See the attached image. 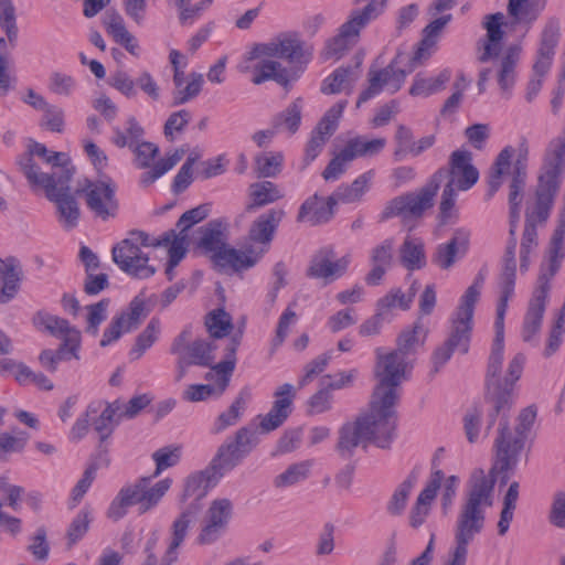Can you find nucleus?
<instances>
[{
  "label": "nucleus",
  "mask_w": 565,
  "mask_h": 565,
  "mask_svg": "<svg viewBox=\"0 0 565 565\" xmlns=\"http://www.w3.org/2000/svg\"><path fill=\"white\" fill-rule=\"evenodd\" d=\"M514 285L515 274H512L510 269L501 273L500 298L494 321L495 337L489 356L486 382V402L490 405V409L484 431L488 435L497 417H500L498 436L494 440L497 466L500 471H510L515 468L537 415L536 407L531 405L520 412L514 428H511L508 423V414L513 403V385L520 379L525 363V356L522 353L515 354L509 363L504 379H501L504 352V317L508 302L514 294Z\"/></svg>",
  "instance_id": "1"
},
{
  "label": "nucleus",
  "mask_w": 565,
  "mask_h": 565,
  "mask_svg": "<svg viewBox=\"0 0 565 565\" xmlns=\"http://www.w3.org/2000/svg\"><path fill=\"white\" fill-rule=\"evenodd\" d=\"M375 355L374 376L377 384L370 412L353 423L344 424L339 431L338 450L344 458L351 457L358 446L365 448L367 443L388 448L395 436L394 406L398 401V386L407 380L413 363L394 350L385 353L382 348H377Z\"/></svg>",
  "instance_id": "2"
},
{
  "label": "nucleus",
  "mask_w": 565,
  "mask_h": 565,
  "mask_svg": "<svg viewBox=\"0 0 565 565\" xmlns=\"http://www.w3.org/2000/svg\"><path fill=\"white\" fill-rule=\"evenodd\" d=\"M529 158V142L526 139H521L516 147L507 146L499 152L490 168L488 177V198L493 196V194L501 188L504 177H510L508 196L510 206V238L501 273H505L510 269L512 274H516V227L520 220L523 192L527 180Z\"/></svg>",
  "instance_id": "3"
},
{
  "label": "nucleus",
  "mask_w": 565,
  "mask_h": 565,
  "mask_svg": "<svg viewBox=\"0 0 565 565\" xmlns=\"http://www.w3.org/2000/svg\"><path fill=\"white\" fill-rule=\"evenodd\" d=\"M451 20V14L435 19L423 30V39L413 56L397 53L393 61L384 68L369 72V86L356 102V107L377 96L384 87L394 94L405 82L407 74L412 73L423 60L428 58L434 51L444 28Z\"/></svg>",
  "instance_id": "4"
},
{
  "label": "nucleus",
  "mask_w": 565,
  "mask_h": 565,
  "mask_svg": "<svg viewBox=\"0 0 565 565\" xmlns=\"http://www.w3.org/2000/svg\"><path fill=\"white\" fill-rule=\"evenodd\" d=\"M494 481L483 470H475L454 525L456 545L468 547L486 526L487 509L492 505Z\"/></svg>",
  "instance_id": "5"
},
{
  "label": "nucleus",
  "mask_w": 565,
  "mask_h": 565,
  "mask_svg": "<svg viewBox=\"0 0 565 565\" xmlns=\"http://www.w3.org/2000/svg\"><path fill=\"white\" fill-rule=\"evenodd\" d=\"M26 179L33 186L44 189L46 198L56 206L58 222L65 230L77 226L81 210L71 193L70 181L73 175L68 167H56L51 174H36L31 168L30 159H24Z\"/></svg>",
  "instance_id": "6"
},
{
  "label": "nucleus",
  "mask_w": 565,
  "mask_h": 565,
  "mask_svg": "<svg viewBox=\"0 0 565 565\" xmlns=\"http://www.w3.org/2000/svg\"><path fill=\"white\" fill-rule=\"evenodd\" d=\"M151 477H142L135 482L125 484L110 502L107 518L114 522L121 520L128 513L130 507L138 505V511L143 514L153 509L171 486L170 479H163L150 484Z\"/></svg>",
  "instance_id": "7"
},
{
  "label": "nucleus",
  "mask_w": 565,
  "mask_h": 565,
  "mask_svg": "<svg viewBox=\"0 0 565 565\" xmlns=\"http://www.w3.org/2000/svg\"><path fill=\"white\" fill-rule=\"evenodd\" d=\"M152 237L148 233L131 231L127 238L113 247V260L121 271L132 278H150L156 274V268L149 265V256L141 247H152Z\"/></svg>",
  "instance_id": "8"
},
{
  "label": "nucleus",
  "mask_w": 565,
  "mask_h": 565,
  "mask_svg": "<svg viewBox=\"0 0 565 565\" xmlns=\"http://www.w3.org/2000/svg\"><path fill=\"white\" fill-rule=\"evenodd\" d=\"M257 427L254 424L241 427L234 436L220 445L207 466L221 479L236 468L258 445Z\"/></svg>",
  "instance_id": "9"
},
{
  "label": "nucleus",
  "mask_w": 565,
  "mask_h": 565,
  "mask_svg": "<svg viewBox=\"0 0 565 565\" xmlns=\"http://www.w3.org/2000/svg\"><path fill=\"white\" fill-rule=\"evenodd\" d=\"M444 173L443 170H438L417 192H409L391 200L382 212V218L401 216L405 222L420 218L426 210L433 207Z\"/></svg>",
  "instance_id": "10"
},
{
  "label": "nucleus",
  "mask_w": 565,
  "mask_h": 565,
  "mask_svg": "<svg viewBox=\"0 0 565 565\" xmlns=\"http://www.w3.org/2000/svg\"><path fill=\"white\" fill-rule=\"evenodd\" d=\"M520 60V47L509 46L502 54L493 55L487 63L490 66H483L479 70L478 89L479 93L486 90L488 79L493 76L503 97L509 98L518 78V63Z\"/></svg>",
  "instance_id": "11"
},
{
  "label": "nucleus",
  "mask_w": 565,
  "mask_h": 565,
  "mask_svg": "<svg viewBox=\"0 0 565 565\" xmlns=\"http://www.w3.org/2000/svg\"><path fill=\"white\" fill-rule=\"evenodd\" d=\"M239 340L233 338L226 349L225 360L212 366V371L206 374L207 380H214L215 385L209 384H192L189 385L182 393V398L186 402H202L207 399L213 394L221 396L227 388L231 376L236 364V350Z\"/></svg>",
  "instance_id": "12"
},
{
  "label": "nucleus",
  "mask_w": 565,
  "mask_h": 565,
  "mask_svg": "<svg viewBox=\"0 0 565 565\" xmlns=\"http://www.w3.org/2000/svg\"><path fill=\"white\" fill-rule=\"evenodd\" d=\"M154 298L152 296L146 299L142 292L136 296L130 301L128 308L116 316L105 329L99 343L100 347H108L116 342L122 333L136 330L150 313Z\"/></svg>",
  "instance_id": "13"
},
{
  "label": "nucleus",
  "mask_w": 565,
  "mask_h": 565,
  "mask_svg": "<svg viewBox=\"0 0 565 565\" xmlns=\"http://www.w3.org/2000/svg\"><path fill=\"white\" fill-rule=\"evenodd\" d=\"M370 22L360 10H352L348 20L339 26L337 34L327 40L321 52L322 58L324 61L341 58L358 44L361 31Z\"/></svg>",
  "instance_id": "14"
},
{
  "label": "nucleus",
  "mask_w": 565,
  "mask_h": 565,
  "mask_svg": "<svg viewBox=\"0 0 565 565\" xmlns=\"http://www.w3.org/2000/svg\"><path fill=\"white\" fill-rule=\"evenodd\" d=\"M116 184L110 179L86 181L85 186L77 192L85 196L87 209L94 217L102 221L115 218L118 214L119 203L116 198Z\"/></svg>",
  "instance_id": "15"
},
{
  "label": "nucleus",
  "mask_w": 565,
  "mask_h": 565,
  "mask_svg": "<svg viewBox=\"0 0 565 565\" xmlns=\"http://www.w3.org/2000/svg\"><path fill=\"white\" fill-rule=\"evenodd\" d=\"M471 331L472 322L454 315L449 337L441 345L436 348L431 355L434 373L439 372V370L450 360L455 351H459L461 354H466L468 352Z\"/></svg>",
  "instance_id": "16"
},
{
  "label": "nucleus",
  "mask_w": 565,
  "mask_h": 565,
  "mask_svg": "<svg viewBox=\"0 0 565 565\" xmlns=\"http://www.w3.org/2000/svg\"><path fill=\"white\" fill-rule=\"evenodd\" d=\"M212 343L205 339H194L191 326L184 329L173 339L170 352L182 361H189L193 365L210 366L214 360Z\"/></svg>",
  "instance_id": "17"
},
{
  "label": "nucleus",
  "mask_w": 565,
  "mask_h": 565,
  "mask_svg": "<svg viewBox=\"0 0 565 565\" xmlns=\"http://www.w3.org/2000/svg\"><path fill=\"white\" fill-rule=\"evenodd\" d=\"M347 105V100L338 102L318 122L305 149L303 168L310 164L321 153L329 138L337 130L338 121Z\"/></svg>",
  "instance_id": "18"
},
{
  "label": "nucleus",
  "mask_w": 565,
  "mask_h": 565,
  "mask_svg": "<svg viewBox=\"0 0 565 565\" xmlns=\"http://www.w3.org/2000/svg\"><path fill=\"white\" fill-rule=\"evenodd\" d=\"M444 178H448L446 184H451L458 191H467L472 188L478 179L479 171L472 164V154L467 150H456L449 159V169H441Z\"/></svg>",
  "instance_id": "19"
},
{
  "label": "nucleus",
  "mask_w": 565,
  "mask_h": 565,
  "mask_svg": "<svg viewBox=\"0 0 565 565\" xmlns=\"http://www.w3.org/2000/svg\"><path fill=\"white\" fill-rule=\"evenodd\" d=\"M332 248L326 247L318 250L310 259L306 275L309 278L323 279L326 284L341 277L351 262L350 255L334 258Z\"/></svg>",
  "instance_id": "20"
},
{
  "label": "nucleus",
  "mask_w": 565,
  "mask_h": 565,
  "mask_svg": "<svg viewBox=\"0 0 565 565\" xmlns=\"http://www.w3.org/2000/svg\"><path fill=\"white\" fill-rule=\"evenodd\" d=\"M267 253V248L249 246L244 250L230 247L227 244L216 254L212 255V262L222 271H241L255 266Z\"/></svg>",
  "instance_id": "21"
},
{
  "label": "nucleus",
  "mask_w": 565,
  "mask_h": 565,
  "mask_svg": "<svg viewBox=\"0 0 565 565\" xmlns=\"http://www.w3.org/2000/svg\"><path fill=\"white\" fill-rule=\"evenodd\" d=\"M471 233L465 227L456 228L451 237L443 244H439L431 256V262L440 269L447 270L455 263L463 258L470 245Z\"/></svg>",
  "instance_id": "22"
},
{
  "label": "nucleus",
  "mask_w": 565,
  "mask_h": 565,
  "mask_svg": "<svg viewBox=\"0 0 565 565\" xmlns=\"http://www.w3.org/2000/svg\"><path fill=\"white\" fill-rule=\"evenodd\" d=\"M503 24L504 14L501 12L487 14L483 18L482 26L486 29L487 33L477 42V58L480 63L487 64L493 55L501 53L502 40L504 38Z\"/></svg>",
  "instance_id": "23"
},
{
  "label": "nucleus",
  "mask_w": 565,
  "mask_h": 565,
  "mask_svg": "<svg viewBox=\"0 0 565 565\" xmlns=\"http://www.w3.org/2000/svg\"><path fill=\"white\" fill-rule=\"evenodd\" d=\"M548 289L550 286L546 282L540 285L535 289L529 302V307L523 319L521 332L522 340L524 342L532 343L534 345L537 344L536 334L539 333L542 326L546 308Z\"/></svg>",
  "instance_id": "24"
},
{
  "label": "nucleus",
  "mask_w": 565,
  "mask_h": 565,
  "mask_svg": "<svg viewBox=\"0 0 565 565\" xmlns=\"http://www.w3.org/2000/svg\"><path fill=\"white\" fill-rule=\"evenodd\" d=\"M233 504L226 499H216L212 501L205 518V525L199 535V541L209 544L218 539L225 531L232 516Z\"/></svg>",
  "instance_id": "25"
},
{
  "label": "nucleus",
  "mask_w": 565,
  "mask_h": 565,
  "mask_svg": "<svg viewBox=\"0 0 565 565\" xmlns=\"http://www.w3.org/2000/svg\"><path fill=\"white\" fill-rule=\"evenodd\" d=\"M121 411V401L113 403L93 402L86 408V416L90 418L92 427L104 441L110 437L120 418L118 413Z\"/></svg>",
  "instance_id": "26"
},
{
  "label": "nucleus",
  "mask_w": 565,
  "mask_h": 565,
  "mask_svg": "<svg viewBox=\"0 0 565 565\" xmlns=\"http://www.w3.org/2000/svg\"><path fill=\"white\" fill-rule=\"evenodd\" d=\"M559 38V20L556 18L548 19L541 33L537 57L533 65V71L536 75L545 76L550 71Z\"/></svg>",
  "instance_id": "27"
},
{
  "label": "nucleus",
  "mask_w": 565,
  "mask_h": 565,
  "mask_svg": "<svg viewBox=\"0 0 565 565\" xmlns=\"http://www.w3.org/2000/svg\"><path fill=\"white\" fill-rule=\"evenodd\" d=\"M218 478L212 472V470L206 467L204 470L196 471L190 475L184 481V489L181 497V500L184 502L188 499H192V502L186 507V509L182 512L185 513L193 507L196 508L195 513L192 516V522L194 521L198 512L201 509L199 501L204 498L209 490L214 487L218 482Z\"/></svg>",
  "instance_id": "28"
},
{
  "label": "nucleus",
  "mask_w": 565,
  "mask_h": 565,
  "mask_svg": "<svg viewBox=\"0 0 565 565\" xmlns=\"http://www.w3.org/2000/svg\"><path fill=\"white\" fill-rule=\"evenodd\" d=\"M61 152H50L46 147L39 142H32L28 147V152L19 157L18 164L26 177V167L24 159H30V166L36 174H51L54 172L56 167H65L61 163Z\"/></svg>",
  "instance_id": "29"
},
{
  "label": "nucleus",
  "mask_w": 565,
  "mask_h": 565,
  "mask_svg": "<svg viewBox=\"0 0 565 565\" xmlns=\"http://www.w3.org/2000/svg\"><path fill=\"white\" fill-rule=\"evenodd\" d=\"M445 476L441 470L431 472L429 481L424 490L418 494L414 507L409 513V524L412 527H419L428 516L433 501L437 495V491L441 487Z\"/></svg>",
  "instance_id": "30"
},
{
  "label": "nucleus",
  "mask_w": 565,
  "mask_h": 565,
  "mask_svg": "<svg viewBox=\"0 0 565 565\" xmlns=\"http://www.w3.org/2000/svg\"><path fill=\"white\" fill-rule=\"evenodd\" d=\"M337 204L338 201L333 194L326 201L315 194L301 204L297 221L308 222L312 226L327 223L332 218Z\"/></svg>",
  "instance_id": "31"
},
{
  "label": "nucleus",
  "mask_w": 565,
  "mask_h": 565,
  "mask_svg": "<svg viewBox=\"0 0 565 565\" xmlns=\"http://www.w3.org/2000/svg\"><path fill=\"white\" fill-rule=\"evenodd\" d=\"M284 216L285 212L281 209H271L259 215L248 231L249 241L260 244L259 248H267L268 250L274 234Z\"/></svg>",
  "instance_id": "32"
},
{
  "label": "nucleus",
  "mask_w": 565,
  "mask_h": 565,
  "mask_svg": "<svg viewBox=\"0 0 565 565\" xmlns=\"http://www.w3.org/2000/svg\"><path fill=\"white\" fill-rule=\"evenodd\" d=\"M22 278L23 270L18 258H0V303H8L17 296Z\"/></svg>",
  "instance_id": "33"
},
{
  "label": "nucleus",
  "mask_w": 565,
  "mask_h": 565,
  "mask_svg": "<svg viewBox=\"0 0 565 565\" xmlns=\"http://www.w3.org/2000/svg\"><path fill=\"white\" fill-rule=\"evenodd\" d=\"M559 190L555 183L540 182L536 189V201L532 210L525 213V224L536 227L537 223H544L550 215L554 199Z\"/></svg>",
  "instance_id": "34"
},
{
  "label": "nucleus",
  "mask_w": 565,
  "mask_h": 565,
  "mask_svg": "<svg viewBox=\"0 0 565 565\" xmlns=\"http://www.w3.org/2000/svg\"><path fill=\"white\" fill-rule=\"evenodd\" d=\"M250 399V388L248 386L243 387L228 408L217 416L213 424L212 431L214 434H220L228 427L236 425L242 419Z\"/></svg>",
  "instance_id": "35"
},
{
  "label": "nucleus",
  "mask_w": 565,
  "mask_h": 565,
  "mask_svg": "<svg viewBox=\"0 0 565 565\" xmlns=\"http://www.w3.org/2000/svg\"><path fill=\"white\" fill-rule=\"evenodd\" d=\"M284 198L282 191L270 181L252 183L248 188L249 202L246 212H254Z\"/></svg>",
  "instance_id": "36"
},
{
  "label": "nucleus",
  "mask_w": 565,
  "mask_h": 565,
  "mask_svg": "<svg viewBox=\"0 0 565 565\" xmlns=\"http://www.w3.org/2000/svg\"><path fill=\"white\" fill-rule=\"evenodd\" d=\"M226 223L221 220H212L200 227L201 237L198 246L211 256L216 254L226 245Z\"/></svg>",
  "instance_id": "37"
},
{
  "label": "nucleus",
  "mask_w": 565,
  "mask_h": 565,
  "mask_svg": "<svg viewBox=\"0 0 565 565\" xmlns=\"http://www.w3.org/2000/svg\"><path fill=\"white\" fill-rule=\"evenodd\" d=\"M565 230L562 227H556L548 247V257H547V269L543 268V271L540 276V285L546 282L548 285V279L552 278L561 267V263L565 256Z\"/></svg>",
  "instance_id": "38"
},
{
  "label": "nucleus",
  "mask_w": 565,
  "mask_h": 565,
  "mask_svg": "<svg viewBox=\"0 0 565 565\" xmlns=\"http://www.w3.org/2000/svg\"><path fill=\"white\" fill-rule=\"evenodd\" d=\"M263 53L274 58H284L294 62L301 55V43L289 36L277 38L268 43H262Z\"/></svg>",
  "instance_id": "39"
},
{
  "label": "nucleus",
  "mask_w": 565,
  "mask_h": 565,
  "mask_svg": "<svg viewBox=\"0 0 565 565\" xmlns=\"http://www.w3.org/2000/svg\"><path fill=\"white\" fill-rule=\"evenodd\" d=\"M399 258L403 266L408 270L425 267L426 254L424 242L418 237L407 236L399 248Z\"/></svg>",
  "instance_id": "40"
},
{
  "label": "nucleus",
  "mask_w": 565,
  "mask_h": 565,
  "mask_svg": "<svg viewBox=\"0 0 565 565\" xmlns=\"http://www.w3.org/2000/svg\"><path fill=\"white\" fill-rule=\"evenodd\" d=\"M152 247L169 246V262L172 265H179L186 253L188 234L169 230L159 237H152Z\"/></svg>",
  "instance_id": "41"
},
{
  "label": "nucleus",
  "mask_w": 565,
  "mask_h": 565,
  "mask_svg": "<svg viewBox=\"0 0 565 565\" xmlns=\"http://www.w3.org/2000/svg\"><path fill=\"white\" fill-rule=\"evenodd\" d=\"M375 175L374 170H369L359 175L350 185H340L333 195L338 202L353 203L369 191L371 182Z\"/></svg>",
  "instance_id": "42"
},
{
  "label": "nucleus",
  "mask_w": 565,
  "mask_h": 565,
  "mask_svg": "<svg viewBox=\"0 0 565 565\" xmlns=\"http://www.w3.org/2000/svg\"><path fill=\"white\" fill-rule=\"evenodd\" d=\"M426 335L427 328L419 317L412 329L401 332L397 338V348L394 351L408 358L409 354L415 352L416 347L424 344Z\"/></svg>",
  "instance_id": "43"
},
{
  "label": "nucleus",
  "mask_w": 565,
  "mask_h": 565,
  "mask_svg": "<svg viewBox=\"0 0 565 565\" xmlns=\"http://www.w3.org/2000/svg\"><path fill=\"white\" fill-rule=\"evenodd\" d=\"M545 4V0H509L508 13L520 23H532L544 10Z\"/></svg>",
  "instance_id": "44"
},
{
  "label": "nucleus",
  "mask_w": 565,
  "mask_h": 565,
  "mask_svg": "<svg viewBox=\"0 0 565 565\" xmlns=\"http://www.w3.org/2000/svg\"><path fill=\"white\" fill-rule=\"evenodd\" d=\"M356 79L358 74L353 67H338L322 82L321 92L323 94H339L352 87Z\"/></svg>",
  "instance_id": "45"
},
{
  "label": "nucleus",
  "mask_w": 565,
  "mask_h": 565,
  "mask_svg": "<svg viewBox=\"0 0 565 565\" xmlns=\"http://www.w3.org/2000/svg\"><path fill=\"white\" fill-rule=\"evenodd\" d=\"M273 58V56H266V58L263 60L260 71L256 76L252 77V82L255 85H259L271 79L284 87H287L291 81L289 72L284 68L279 62Z\"/></svg>",
  "instance_id": "46"
},
{
  "label": "nucleus",
  "mask_w": 565,
  "mask_h": 565,
  "mask_svg": "<svg viewBox=\"0 0 565 565\" xmlns=\"http://www.w3.org/2000/svg\"><path fill=\"white\" fill-rule=\"evenodd\" d=\"M449 79L450 72L448 70H444L436 77H424L422 74H417L409 88V94L412 96L427 97L441 90Z\"/></svg>",
  "instance_id": "47"
},
{
  "label": "nucleus",
  "mask_w": 565,
  "mask_h": 565,
  "mask_svg": "<svg viewBox=\"0 0 565 565\" xmlns=\"http://www.w3.org/2000/svg\"><path fill=\"white\" fill-rule=\"evenodd\" d=\"M302 100L297 98L285 110L277 114L273 120L271 126L275 131L286 129L290 134H295L301 121Z\"/></svg>",
  "instance_id": "48"
},
{
  "label": "nucleus",
  "mask_w": 565,
  "mask_h": 565,
  "mask_svg": "<svg viewBox=\"0 0 565 565\" xmlns=\"http://www.w3.org/2000/svg\"><path fill=\"white\" fill-rule=\"evenodd\" d=\"M312 462L305 460L290 465L285 471L277 475L273 481L278 489L292 487L308 479Z\"/></svg>",
  "instance_id": "49"
},
{
  "label": "nucleus",
  "mask_w": 565,
  "mask_h": 565,
  "mask_svg": "<svg viewBox=\"0 0 565 565\" xmlns=\"http://www.w3.org/2000/svg\"><path fill=\"white\" fill-rule=\"evenodd\" d=\"M519 482L513 481L504 494L503 507L498 522V534L500 536H504L507 534L510 527V523L513 520L514 510L519 499Z\"/></svg>",
  "instance_id": "50"
},
{
  "label": "nucleus",
  "mask_w": 565,
  "mask_h": 565,
  "mask_svg": "<svg viewBox=\"0 0 565 565\" xmlns=\"http://www.w3.org/2000/svg\"><path fill=\"white\" fill-rule=\"evenodd\" d=\"M417 472L413 470L394 491L386 510L391 515H401L406 507L407 499L417 481Z\"/></svg>",
  "instance_id": "51"
},
{
  "label": "nucleus",
  "mask_w": 565,
  "mask_h": 565,
  "mask_svg": "<svg viewBox=\"0 0 565 565\" xmlns=\"http://www.w3.org/2000/svg\"><path fill=\"white\" fill-rule=\"evenodd\" d=\"M484 282V277L481 273L477 275L473 284L468 287L463 296L461 297L460 305L455 312L456 316L463 318V320L472 322L475 305L479 299L480 289L482 288Z\"/></svg>",
  "instance_id": "52"
},
{
  "label": "nucleus",
  "mask_w": 565,
  "mask_h": 565,
  "mask_svg": "<svg viewBox=\"0 0 565 565\" xmlns=\"http://www.w3.org/2000/svg\"><path fill=\"white\" fill-rule=\"evenodd\" d=\"M0 29L9 38L11 47H15L18 41V24L15 7L12 0H0Z\"/></svg>",
  "instance_id": "53"
},
{
  "label": "nucleus",
  "mask_w": 565,
  "mask_h": 565,
  "mask_svg": "<svg viewBox=\"0 0 565 565\" xmlns=\"http://www.w3.org/2000/svg\"><path fill=\"white\" fill-rule=\"evenodd\" d=\"M160 320L152 318L145 330L137 337L136 343L129 352L132 360H138L158 339Z\"/></svg>",
  "instance_id": "54"
},
{
  "label": "nucleus",
  "mask_w": 565,
  "mask_h": 565,
  "mask_svg": "<svg viewBox=\"0 0 565 565\" xmlns=\"http://www.w3.org/2000/svg\"><path fill=\"white\" fill-rule=\"evenodd\" d=\"M282 161L280 152L258 154L255 158V172L259 178H274L281 171Z\"/></svg>",
  "instance_id": "55"
},
{
  "label": "nucleus",
  "mask_w": 565,
  "mask_h": 565,
  "mask_svg": "<svg viewBox=\"0 0 565 565\" xmlns=\"http://www.w3.org/2000/svg\"><path fill=\"white\" fill-rule=\"evenodd\" d=\"M205 326L211 337L221 339L232 330V317L223 309H216L207 315Z\"/></svg>",
  "instance_id": "56"
},
{
  "label": "nucleus",
  "mask_w": 565,
  "mask_h": 565,
  "mask_svg": "<svg viewBox=\"0 0 565 565\" xmlns=\"http://www.w3.org/2000/svg\"><path fill=\"white\" fill-rule=\"evenodd\" d=\"M183 150H175L169 157L157 161L153 167L141 175V183L149 185L171 170L183 157Z\"/></svg>",
  "instance_id": "57"
},
{
  "label": "nucleus",
  "mask_w": 565,
  "mask_h": 565,
  "mask_svg": "<svg viewBox=\"0 0 565 565\" xmlns=\"http://www.w3.org/2000/svg\"><path fill=\"white\" fill-rule=\"evenodd\" d=\"M203 75L199 73H191L189 75V82L186 85H182L180 88L173 92V106H179L188 103L195 98L203 85Z\"/></svg>",
  "instance_id": "58"
},
{
  "label": "nucleus",
  "mask_w": 565,
  "mask_h": 565,
  "mask_svg": "<svg viewBox=\"0 0 565 565\" xmlns=\"http://www.w3.org/2000/svg\"><path fill=\"white\" fill-rule=\"evenodd\" d=\"M181 457L180 447H163L153 452L152 458L156 461V471L153 477H158L163 470L175 466Z\"/></svg>",
  "instance_id": "59"
},
{
  "label": "nucleus",
  "mask_w": 565,
  "mask_h": 565,
  "mask_svg": "<svg viewBox=\"0 0 565 565\" xmlns=\"http://www.w3.org/2000/svg\"><path fill=\"white\" fill-rule=\"evenodd\" d=\"M109 305L108 299H102L100 301L87 306V327L86 332L93 337L98 333L99 324L107 318V308Z\"/></svg>",
  "instance_id": "60"
},
{
  "label": "nucleus",
  "mask_w": 565,
  "mask_h": 565,
  "mask_svg": "<svg viewBox=\"0 0 565 565\" xmlns=\"http://www.w3.org/2000/svg\"><path fill=\"white\" fill-rule=\"evenodd\" d=\"M103 25L116 43L129 34L124 18L116 10L106 11L103 18Z\"/></svg>",
  "instance_id": "61"
},
{
  "label": "nucleus",
  "mask_w": 565,
  "mask_h": 565,
  "mask_svg": "<svg viewBox=\"0 0 565 565\" xmlns=\"http://www.w3.org/2000/svg\"><path fill=\"white\" fill-rule=\"evenodd\" d=\"M332 359L331 352H324L307 363L303 367V375L299 380V387H305L315 377L321 374Z\"/></svg>",
  "instance_id": "62"
},
{
  "label": "nucleus",
  "mask_w": 565,
  "mask_h": 565,
  "mask_svg": "<svg viewBox=\"0 0 565 565\" xmlns=\"http://www.w3.org/2000/svg\"><path fill=\"white\" fill-rule=\"evenodd\" d=\"M395 242L393 238H386L370 252V260L372 265H380L390 268L393 263V252Z\"/></svg>",
  "instance_id": "63"
},
{
  "label": "nucleus",
  "mask_w": 565,
  "mask_h": 565,
  "mask_svg": "<svg viewBox=\"0 0 565 565\" xmlns=\"http://www.w3.org/2000/svg\"><path fill=\"white\" fill-rule=\"evenodd\" d=\"M482 426V411L473 407L463 416V430L469 443L478 441Z\"/></svg>",
  "instance_id": "64"
}]
</instances>
